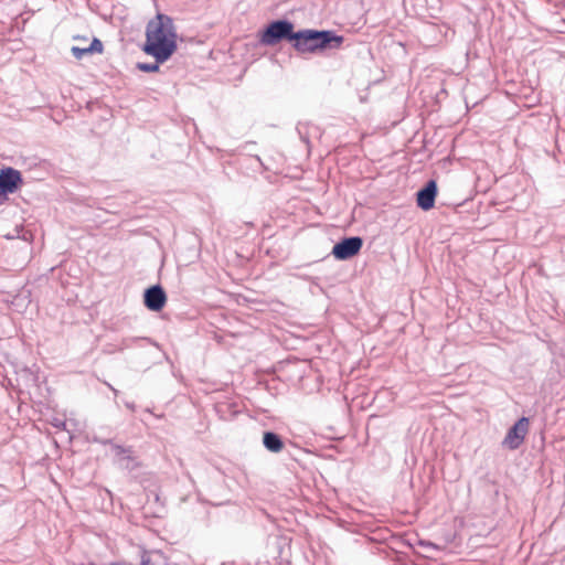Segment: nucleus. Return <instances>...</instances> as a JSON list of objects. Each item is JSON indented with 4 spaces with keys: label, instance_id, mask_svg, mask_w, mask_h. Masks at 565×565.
<instances>
[{
    "label": "nucleus",
    "instance_id": "nucleus-1",
    "mask_svg": "<svg viewBox=\"0 0 565 565\" xmlns=\"http://www.w3.org/2000/svg\"><path fill=\"white\" fill-rule=\"evenodd\" d=\"M177 38L173 19L157 13L146 25V41L141 50L158 62H167L178 49Z\"/></svg>",
    "mask_w": 565,
    "mask_h": 565
},
{
    "label": "nucleus",
    "instance_id": "nucleus-2",
    "mask_svg": "<svg viewBox=\"0 0 565 565\" xmlns=\"http://www.w3.org/2000/svg\"><path fill=\"white\" fill-rule=\"evenodd\" d=\"M343 41L344 38L332 30L303 29L294 32L291 45L299 54H317L339 49Z\"/></svg>",
    "mask_w": 565,
    "mask_h": 565
},
{
    "label": "nucleus",
    "instance_id": "nucleus-3",
    "mask_svg": "<svg viewBox=\"0 0 565 565\" xmlns=\"http://www.w3.org/2000/svg\"><path fill=\"white\" fill-rule=\"evenodd\" d=\"M295 32V24L288 19H277L270 21L262 31H259V43L266 46H274L282 41L291 43Z\"/></svg>",
    "mask_w": 565,
    "mask_h": 565
},
{
    "label": "nucleus",
    "instance_id": "nucleus-4",
    "mask_svg": "<svg viewBox=\"0 0 565 565\" xmlns=\"http://www.w3.org/2000/svg\"><path fill=\"white\" fill-rule=\"evenodd\" d=\"M24 184L22 173L13 168H0V205L9 201L10 195L17 193Z\"/></svg>",
    "mask_w": 565,
    "mask_h": 565
},
{
    "label": "nucleus",
    "instance_id": "nucleus-5",
    "mask_svg": "<svg viewBox=\"0 0 565 565\" xmlns=\"http://www.w3.org/2000/svg\"><path fill=\"white\" fill-rule=\"evenodd\" d=\"M363 246V239L360 236L344 237L332 247L331 254L338 260H348L358 255Z\"/></svg>",
    "mask_w": 565,
    "mask_h": 565
},
{
    "label": "nucleus",
    "instance_id": "nucleus-6",
    "mask_svg": "<svg viewBox=\"0 0 565 565\" xmlns=\"http://www.w3.org/2000/svg\"><path fill=\"white\" fill-rule=\"evenodd\" d=\"M530 420L527 417L519 418L509 429L502 445L511 450L518 449L529 433Z\"/></svg>",
    "mask_w": 565,
    "mask_h": 565
},
{
    "label": "nucleus",
    "instance_id": "nucleus-7",
    "mask_svg": "<svg viewBox=\"0 0 565 565\" xmlns=\"http://www.w3.org/2000/svg\"><path fill=\"white\" fill-rule=\"evenodd\" d=\"M438 193L437 182L435 180H428L423 188L416 193L417 206L423 211H429L435 205V200Z\"/></svg>",
    "mask_w": 565,
    "mask_h": 565
},
{
    "label": "nucleus",
    "instance_id": "nucleus-8",
    "mask_svg": "<svg viewBox=\"0 0 565 565\" xmlns=\"http://www.w3.org/2000/svg\"><path fill=\"white\" fill-rule=\"evenodd\" d=\"M167 302V295L161 285H153L143 292V303L151 311H160Z\"/></svg>",
    "mask_w": 565,
    "mask_h": 565
},
{
    "label": "nucleus",
    "instance_id": "nucleus-9",
    "mask_svg": "<svg viewBox=\"0 0 565 565\" xmlns=\"http://www.w3.org/2000/svg\"><path fill=\"white\" fill-rule=\"evenodd\" d=\"M262 443L266 450L274 454H278L285 448V441L282 437L271 430H266L263 433Z\"/></svg>",
    "mask_w": 565,
    "mask_h": 565
},
{
    "label": "nucleus",
    "instance_id": "nucleus-10",
    "mask_svg": "<svg viewBox=\"0 0 565 565\" xmlns=\"http://www.w3.org/2000/svg\"><path fill=\"white\" fill-rule=\"evenodd\" d=\"M118 463L121 468L134 470L137 466L135 458L131 456V449L120 445L113 446Z\"/></svg>",
    "mask_w": 565,
    "mask_h": 565
},
{
    "label": "nucleus",
    "instance_id": "nucleus-11",
    "mask_svg": "<svg viewBox=\"0 0 565 565\" xmlns=\"http://www.w3.org/2000/svg\"><path fill=\"white\" fill-rule=\"evenodd\" d=\"M141 565H168L162 553L153 552L142 555Z\"/></svg>",
    "mask_w": 565,
    "mask_h": 565
},
{
    "label": "nucleus",
    "instance_id": "nucleus-12",
    "mask_svg": "<svg viewBox=\"0 0 565 565\" xmlns=\"http://www.w3.org/2000/svg\"><path fill=\"white\" fill-rule=\"evenodd\" d=\"M163 63L164 62H158L157 60H154L153 63L138 62L136 67L139 71L145 72V73H154L160 70V65Z\"/></svg>",
    "mask_w": 565,
    "mask_h": 565
},
{
    "label": "nucleus",
    "instance_id": "nucleus-13",
    "mask_svg": "<svg viewBox=\"0 0 565 565\" xmlns=\"http://www.w3.org/2000/svg\"><path fill=\"white\" fill-rule=\"evenodd\" d=\"M71 52H72L73 56L77 60H81L83 56L90 54L88 46H86V47L73 46L71 49Z\"/></svg>",
    "mask_w": 565,
    "mask_h": 565
},
{
    "label": "nucleus",
    "instance_id": "nucleus-14",
    "mask_svg": "<svg viewBox=\"0 0 565 565\" xmlns=\"http://www.w3.org/2000/svg\"><path fill=\"white\" fill-rule=\"evenodd\" d=\"M103 49H104L103 43L97 38H94L92 43L88 45V50H89L90 54L102 53Z\"/></svg>",
    "mask_w": 565,
    "mask_h": 565
},
{
    "label": "nucleus",
    "instance_id": "nucleus-15",
    "mask_svg": "<svg viewBox=\"0 0 565 565\" xmlns=\"http://www.w3.org/2000/svg\"><path fill=\"white\" fill-rule=\"evenodd\" d=\"M224 407L228 408V405H227V404H218V405L216 406V411H217V413L222 414V413H223V408H224Z\"/></svg>",
    "mask_w": 565,
    "mask_h": 565
},
{
    "label": "nucleus",
    "instance_id": "nucleus-16",
    "mask_svg": "<svg viewBox=\"0 0 565 565\" xmlns=\"http://www.w3.org/2000/svg\"><path fill=\"white\" fill-rule=\"evenodd\" d=\"M125 405H126V407H128L129 409L135 411V404H134V403H128V402H127Z\"/></svg>",
    "mask_w": 565,
    "mask_h": 565
},
{
    "label": "nucleus",
    "instance_id": "nucleus-17",
    "mask_svg": "<svg viewBox=\"0 0 565 565\" xmlns=\"http://www.w3.org/2000/svg\"><path fill=\"white\" fill-rule=\"evenodd\" d=\"M107 385H108V387H109V388L115 393V395H117V394H118V391H117L116 388H114L110 384H107Z\"/></svg>",
    "mask_w": 565,
    "mask_h": 565
},
{
    "label": "nucleus",
    "instance_id": "nucleus-18",
    "mask_svg": "<svg viewBox=\"0 0 565 565\" xmlns=\"http://www.w3.org/2000/svg\"><path fill=\"white\" fill-rule=\"evenodd\" d=\"M75 40L81 39L79 36H74ZM83 40H86L85 38H82Z\"/></svg>",
    "mask_w": 565,
    "mask_h": 565
}]
</instances>
